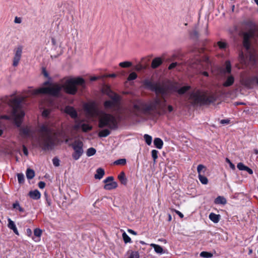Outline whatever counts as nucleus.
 I'll list each match as a JSON object with an SVG mask.
<instances>
[{"label":"nucleus","mask_w":258,"mask_h":258,"mask_svg":"<svg viewBox=\"0 0 258 258\" xmlns=\"http://www.w3.org/2000/svg\"><path fill=\"white\" fill-rule=\"evenodd\" d=\"M111 132L109 129L106 128L101 130L98 133V136L100 138L106 137L110 134Z\"/></svg>","instance_id":"b1692460"},{"label":"nucleus","mask_w":258,"mask_h":258,"mask_svg":"<svg viewBox=\"0 0 258 258\" xmlns=\"http://www.w3.org/2000/svg\"><path fill=\"white\" fill-rule=\"evenodd\" d=\"M217 45L220 49H224L227 46V43L226 42L221 41L217 42Z\"/></svg>","instance_id":"a19ab883"},{"label":"nucleus","mask_w":258,"mask_h":258,"mask_svg":"<svg viewBox=\"0 0 258 258\" xmlns=\"http://www.w3.org/2000/svg\"><path fill=\"white\" fill-rule=\"evenodd\" d=\"M206 167L202 164H200L198 166L197 171L199 175L204 174L206 171Z\"/></svg>","instance_id":"c85d7f7f"},{"label":"nucleus","mask_w":258,"mask_h":258,"mask_svg":"<svg viewBox=\"0 0 258 258\" xmlns=\"http://www.w3.org/2000/svg\"><path fill=\"white\" fill-rule=\"evenodd\" d=\"M28 195L33 200H38L41 197L40 192L37 189L30 191Z\"/></svg>","instance_id":"dca6fc26"},{"label":"nucleus","mask_w":258,"mask_h":258,"mask_svg":"<svg viewBox=\"0 0 258 258\" xmlns=\"http://www.w3.org/2000/svg\"><path fill=\"white\" fill-rule=\"evenodd\" d=\"M23 47L22 46H19L14 49V56L13 60V66L17 67L22 57Z\"/></svg>","instance_id":"9b49d317"},{"label":"nucleus","mask_w":258,"mask_h":258,"mask_svg":"<svg viewBox=\"0 0 258 258\" xmlns=\"http://www.w3.org/2000/svg\"><path fill=\"white\" fill-rule=\"evenodd\" d=\"M158 152L156 150H153L152 151V157L154 161H155L156 159L158 158Z\"/></svg>","instance_id":"c03bdc74"},{"label":"nucleus","mask_w":258,"mask_h":258,"mask_svg":"<svg viewBox=\"0 0 258 258\" xmlns=\"http://www.w3.org/2000/svg\"><path fill=\"white\" fill-rule=\"evenodd\" d=\"M105 77H111V78H115L116 77V75L115 74H108L106 76H104Z\"/></svg>","instance_id":"e2e57ef3"},{"label":"nucleus","mask_w":258,"mask_h":258,"mask_svg":"<svg viewBox=\"0 0 258 258\" xmlns=\"http://www.w3.org/2000/svg\"><path fill=\"white\" fill-rule=\"evenodd\" d=\"M214 203L215 204L225 205L226 203V200L223 197L218 196L215 199Z\"/></svg>","instance_id":"393cba45"},{"label":"nucleus","mask_w":258,"mask_h":258,"mask_svg":"<svg viewBox=\"0 0 258 258\" xmlns=\"http://www.w3.org/2000/svg\"><path fill=\"white\" fill-rule=\"evenodd\" d=\"M81 128L84 132H87L89 131H91L92 129V126L88 124L83 123L81 125Z\"/></svg>","instance_id":"c756f323"},{"label":"nucleus","mask_w":258,"mask_h":258,"mask_svg":"<svg viewBox=\"0 0 258 258\" xmlns=\"http://www.w3.org/2000/svg\"><path fill=\"white\" fill-rule=\"evenodd\" d=\"M234 80L235 79L233 76L230 75L226 77L222 84V86L224 87H230L234 84Z\"/></svg>","instance_id":"4468645a"},{"label":"nucleus","mask_w":258,"mask_h":258,"mask_svg":"<svg viewBox=\"0 0 258 258\" xmlns=\"http://www.w3.org/2000/svg\"><path fill=\"white\" fill-rule=\"evenodd\" d=\"M105 174L104 170L102 168H99L96 170V173L94 175L95 179H101Z\"/></svg>","instance_id":"a211bd4d"},{"label":"nucleus","mask_w":258,"mask_h":258,"mask_svg":"<svg viewBox=\"0 0 258 258\" xmlns=\"http://www.w3.org/2000/svg\"><path fill=\"white\" fill-rule=\"evenodd\" d=\"M178 65V63L176 62L171 63L168 67L169 70H172L175 68Z\"/></svg>","instance_id":"603ef678"},{"label":"nucleus","mask_w":258,"mask_h":258,"mask_svg":"<svg viewBox=\"0 0 258 258\" xmlns=\"http://www.w3.org/2000/svg\"><path fill=\"white\" fill-rule=\"evenodd\" d=\"M23 151L24 154L26 156H27L28 155V150H27L26 147L25 145L23 146Z\"/></svg>","instance_id":"13d9d810"},{"label":"nucleus","mask_w":258,"mask_h":258,"mask_svg":"<svg viewBox=\"0 0 258 258\" xmlns=\"http://www.w3.org/2000/svg\"><path fill=\"white\" fill-rule=\"evenodd\" d=\"M62 90L61 85L57 83L50 84L47 87H42L36 91V94H48L52 96L57 97L60 95Z\"/></svg>","instance_id":"0eeeda50"},{"label":"nucleus","mask_w":258,"mask_h":258,"mask_svg":"<svg viewBox=\"0 0 258 258\" xmlns=\"http://www.w3.org/2000/svg\"><path fill=\"white\" fill-rule=\"evenodd\" d=\"M199 179L201 182L204 184H207L208 182V178L205 176L204 174L199 175Z\"/></svg>","instance_id":"7c9ffc66"},{"label":"nucleus","mask_w":258,"mask_h":258,"mask_svg":"<svg viewBox=\"0 0 258 258\" xmlns=\"http://www.w3.org/2000/svg\"><path fill=\"white\" fill-rule=\"evenodd\" d=\"M52 162L53 164L56 167H57L59 165V160L56 157H54L52 159Z\"/></svg>","instance_id":"49530a36"},{"label":"nucleus","mask_w":258,"mask_h":258,"mask_svg":"<svg viewBox=\"0 0 258 258\" xmlns=\"http://www.w3.org/2000/svg\"><path fill=\"white\" fill-rule=\"evenodd\" d=\"M122 238L125 243H129L131 242V238L127 235V234L124 232L122 233Z\"/></svg>","instance_id":"72a5a7b5"},{"label":"nucleus","mask_w":258,"mask_h":258,"mask_svg":"<svg viewBox=\"0 0 258 258\" xmlns=\"http://www.w3.org/2000/svg\"><path fill=\"white\" fill-rule=\"evenodd\" d=\"M245 171H246L249 174H252L253 173V171L251 169L246 166L245 168Z\"/></svg>","instance_id":"680f3d73"},{"label":"nucleus","mask_w":258,"mask_h":258,"mask_svg":"<svg viewBox=\"0 0 258 258\" xmlns=\"http://www.w3.org/2000/svg\"><path fill=\"white\" fill-rule=\"evenodd\" d=\"M173 108L171 105L168 106V110L169 112H172L173 111Z\"/></svg>","instance_id":"338daca9"},{"label":"nucleus","mask_w":258,"mask_h":258,"mask_svg":"<svg viewBox=\"0 0 258 258\" xmlns=\"http://www.w3.org/2000/svg\"><path fill=\"white\" fill-rule=\"evenodd\" d=\"M35 236L40 237L42 234V230L40 229L36 228L34 231Z\"/></svg>","instance_id":"37998d69"},{"label":"nucleus","mask_w":258,"mask_h":258,"mask_svg":"<svg viewBox=\"0 0 258 258\" xmlns=\"http://www.w3.org/2000/svg\"><path fill=\"white\" fill-rule=\"evenodd\" d=\"M144 139L146 143L148 145H150L152 143V137L149 135L145 134L144 136Z\"/></svg>","instance_id":"f704fd0d"},{"label":"nucleus","mask_w":258,"mask_h":258,"mask_svg":"<svg viewBox=\"0 0 258 258\" xmlns=\"http://www.w3.org/2000/svg\"><path fill=\"white\" fill-rule=\"evenodd\" d=\"M134 110H135V111H139V110H140V107H139L138 105H137V104L134 105Z\"/></svg>","instance_id":"0e129e2a"},{"label":"nucleus","mask_w":258,"mask_h":258,"mask_svg":"<svg viewBox=\"0 0 258 258\" xmlns=\"http://www.w3.org/2000/svg\"><path fill=\"white\" fill-rule=\"evenodd\" d=\"M163 62L162 59L160 57H156L154 58L151 63L152 69H156L159 67Z\"/></svg>","instance_id":"2eb2a0df"},{"label":"nucleus","mask_w":258,"mask_h":258,"mask_svg":"<svg viewBox=\"0 0 258 258\" xmlns=\"http://www.w3.org/2000/svg\"><path fill=\"white\" fill-rule=\"evenodd\" d=\"M200 256L205 258H210L213 257V254L211 252L207 251H202L200 253Z\"/></svg>","instance_id":"2f4dec72"},{"label":"nucleus","mask_w":258,"mask_h":258,"mask_svg":"<svg viewBox=\"0 0 258 258\" xmlns=\"http://www.w3.org/2000/svg\"><path fill=\"white\" fill-rule=\"evenodd\" d=\"M237 167L239 170H244L246 166L244 165L242 163H238Z\"/></svg>","instance_id":"a18cd8bd"},{"label":"nucleus","mask_w":258,"mask_h":258,"mask_svg":"<svg viewBox=\"0 0 258 258\" xmlns=\"http://www.w3.org/2000/svg\"><path fill=\"white\" fill-rule=\"evenodd\" d=\"M17 177L18 182L20 184H22L24 182V175L23 173H18Z\"/></svg>","instance_id":"4c0bfd02"},{"label":"nucleus","mask_w":258,"mask_h":258,"mask_svg":"<svg viewBox=\"0 0 258 258\" xmlns=\"http://www.w3.org/2000/svg\"><path fill=\"white\" fill-rule=\"evenodd\" d=\"M255 83V76L242 79L241 80V84L245 87L251 88L252 85Z\"/></svg>","instance_id":"f8f14e48"},{"label":"nucleus","mask_w":258,"mask_h":258,"mask_svg":"<svg viewBox=\"0 0 258 258\" xmlns=\"http://www.w3.org/2000/svg\"><path fill=\"white\" fill-rule=\"evenodd\" d=\"M209 219L214 223H217L220 219V215L216 214L214 213H211L209 215Z\"/></svg>","instance_id":"6ab92c4d"},{"label":"nucleus","mask_w":258,"mask_h":258,"mask_svg":"<svg viewBox=\"0 0 258 258\" xmlns=\"http://www.w3.org/2000/svg\"><path fill=\"white\" fill-rule=\"evenodd\" d=\"M8 227L11 230L13 231V232L17 235H19V232L17 230V228L16 226V225L14 221H13L11 219H8Z\"/></svg>","instance_id":"f3484780"},{"label":"nucleus","mask_w":258,"mask_h":258,"mask_svg":"<svg viewBox=\"0 0 258 258\" xmlns=\"http://www.w3.org/2000/svg\"><path fill=\"white\" fill-rule=\"evenodd\" d=\"M189 99L194 105H209L216 100V94L197 90L190 94Z\"/></svg>","instance_id":"7ed1b4c3"},{"label":"nucleus","mask_w":258,"mask_h":258,"mask_svg":"<svg viewBox=\"0 0 258 258\" xmlns=\"http://www.w3.org/2000/svg\"><path fill=\"white\" fill-rule=\"evenodd\" d=\"M126 162L125 159H120L115 161L114 164L116 165H124L126 164Z\"/></svg>","instance_id":"ea45409f"},{"label":"nucleus","mask_w":258,"mask_h":258,"mask_svg":"<svg viewBox=\"0 0 258 258\" xmlns=\"http://www.w3.org/2000/svg\"><path fill=\"white\" fill-rule=\"evenodd\" d=\"M49 113H50V110L49 109H46L43 111V112L42 113V115L43 117H47L48 116Z\"/></svg>","instance_id":"09e8293b"},{"label":"nucleus","mask_w":258,"mask_h":258,"mask_svg":"<svg viewBox=\"0 0 258 258\" xmlns=\"http://www.w3.org/2000/svg\"><path fill=\"white\" fill-rule=\"evenodd\" d=\"M128 258H139V253L138 251H132Z\"/></svg>","instance_id":"79ce46f5"},{"label":"nucleus","mask_w":258,"mask_h":258,"mask_svg":"<svg viewBox=\"0 0 258 258\" xmlns=\"http://www.w3.org/2000/svg\"><path fill=\"white\" fill-rule=\"evenodd\" d=\"M210 65L211 62L209 57L207 56H205L203 57L202 60L197 59L192 62L191 67L193 69L201 71L202 70L209 69Z\"/></svg>","instance_id":"1a4fd4ad"},{"label":"nucleus","mask_w":258,"mask_h":258,"mask_svg":"<svg viewBox=\"0 0 258 258\" xmlns=\"http://www.w3.org/2000/svg\"><path fill=\"white\" fill-rule=\"evenodd\" d=\"M175 212L180 217L182 218L183 217V215L179 211L176 210Z\"/></svg>","instance_id":"774afa93"},{"label":"nucleus","mask_w":258,"mask_h":258,"mask_svg":"<svg viewBox=\"0 0 258 258\" xmlns=\"http://www.w3.org/2000/svg\"><path fill=\"white\" fill-rule=\"evenodd\" d=\"M39 132L41 133L39 145L44 151L51 150L54 145V138L51 130L46 125H42Z\"/></svg>","instance_id":"20e7f679"},{"label":"nucleus","mask_w":258,"mask_h":258,"mask_svg":"<svg viewBox=\"0 0 258 258\" xmlns=\"http://www.w3.org/2000/svg\"><path fill=\"white\" fill-rule=\"evenodd\" d=\"M127 231L130 233H131L132 234H134V235H137V232L135 231H134L132 229H128L127 230Z\"/></svg>","instance_id":"69168bd1"},{"label":"nucleus","mask_w":258,"mask_h":258,"mask_svg":"<svg viewBox=\"0 0 258 258\" xmlns=\"http://www.w3.org/2000/svg\"><path fill=\"white\" fill-rule=\"evenodd\" d=\"M96 150L93 148H90L87 151V155L88 156H91L96 153Z\"/></svg>","instance_id":"e433bc0d"},{"label":"nucleus","mask_w":258,"mask_h":258,"mask_svg":"<svg viewBox=\"0 0 258 258\" xmlns=\"http://www.w3.org/2000/svg\"><path fill=\"white\" fill-rule=\"evenodd\" d=\"M117 187V183L115 181L106 183L104 186V188L106 190H111Z\"/></svg>","instance_id":"412c9836"},{"label":"nucleus","mask_w":258,"mask_h":258,"mask_svg":"<svg viewBox=\"0 0 258 258\" xmlns=\"http://www.w3.org/2000/svg\"><path fill=\"white\" fill-rule=\"evenodd\" d=\"M64 112L74 119L78 116V113L74 107L70 106H67L64 108Z\"/></svg>","instance_id":"ddd939ff"},{"label":"nucleus","mask_w":258,"mask_h":258,"mask_svg":"<svg viewBox=\"0 0 258 258\" xmlns=\"http://www.w3.org/2000/svg\"><path fill=\"white\" fill-rule=\"evenodd\" d=\"M230 122V120L229 119H222L220 121V123L221 124H228Z\"/></svg>","instance_id":"052dcab7"},{"label":"nucleus","mask_w":258,"mask_h":258,"mask_svg":"<svg viewBox=\"0 0 258 258\" xmlns=\"http://www.w3.org/2000/svg\"><path fill=\"white\" fill-rule=\"evenodd\" d=\"M13 207L14 209H18V210L21 212H23L24 210L23 208H22L18 202H16L15 203L13 204Z\"/></svg>","instance_id":"c9c22d12"},{"label":"nucleus","mask_w":258,"mask_h":258,"mask_svg":"<svg viewBox=\"0 0 258 258\" xmlns=\"http://www.w3.org/2000/svg\"><path fill=\"white\" fill-rule=\"evenodd\" d=\"M69 146H71L74 150L72 154V157L75 160H78L84 153L83 143L80 140H75L74 143L70 144Z\"/></svg>","instance_id":"6e6552de"},{"label":"nucleus","mask_w":258,"mask_h":258,"mask_svg":"<svg viewBox=\"0 0 258 258\" xmlns=\"http://www.w3.org/2000/svg\"><path fill=\"white\" fill-rule=\"evenodd\" d=\"M132 66V63L130 61H123L119 63V66L121 68H129Z\"/></svg>","instance_id":"473e14b6"},{"label":"nucleus","mask_w":258,"mask_h":258,"mask_svg":"<svg viewBox=\"0 0 258 258\" xmlns=\"http://www.w3.org/2000/svg\"><path fill=\"white\" fill-rule=\"evenodd\" d=\"M226 162L228 163H229L230 167L232 169L234 170L235 169V166L234 164H233L231 161L228 158H226Z\"/></svg>","instance_id":"de8ad7c7"},{"label":"nucleus","mask_w":258,"mask_h":258,"mask_svg":"<svg viewBox=\"0 0 258 258\" xmlns=\"http://www.w3.org/2000/svg\"><path fill=\"white\" fill-rule=\"evenodd\" d=\"M84 108L86 112L90 115H93L94 114V109L93 107L89 104H86L84 106Z\"/></svg>","instance_id":"a878e982"},{"label":"nucleus","mask_w":258,"mask_h":258,"mask_svg":"<svg viewBox=\"0 0 258 258\" xmlns=\"http://www.w3.org/2000/svg\"><path fill=\"white\" fill-rule=\"evenodd\" d=\"M13 96V95L11 97L5 96L2 99V101L12 107V117L17 126L20 127V135L23 138L30 137L32 132L30 127L28 126L21 127L25 115V113L21 108V104L24 101L25 97H16L12 98Z\"/></svg>","instance_id":"f03ea898"},{"label":"nucleus","mask_w":258,"mask_h":258,"mask_svg":"<svg viewBox=\"0 0 258 258\" xmlns=\"http://www.w3.org/2000/svg\"><path fill=\"white\" fill-rule=\"evenodd\" d=\"M144 85L156 94L162 95L161 98L156 97L153 101L143 105L141 110L145 114H150L153 112L158 115L166 113L165 109L166 100L164 96L170 95L173 92H177L179 94L182 95L188 91L189 86H183L178 89L177 87L171 83H153L151 80L146 79L143 81Z\"/></svg>","instance_id":"f257e3e1"},{"label":"nucleus","mask_w":258,"mask_h":258,"mask_svg":"<svg viewBox=\"0 0 258 258\" xmlns=\"http://www.w3.org/2000/svg\"><path fill=\"white\" fill-rule=\"evenodd\" d=\"M11 118V117L7 115H0V119H5L7 120H9Z\"/></svg>","instance_id":"bf43d9fd"},{"label":"nucleus","mask_w":258,"mask_h":258,"mask_svg":"<svg viewBox=\"0 0 258 258\" xmlns=\"http://www.w3.org/2000/svg\"><path fill=\"white\" fill-rule=\"evenodd\" d=\"M35 176L34 171L31 169L28 168L26 170V177L28 179H32Z\"/></svg>","instance_id":"bb28decb"},{"label":"nucleus","mask_w":258,"mask_h":258,"mask_svg":"<svg viewBox=\"0 0 258 258\" xmlns=\"http://www.w3.org/2000/svg\"><path fill=\"white\" fill-rule=\"evenodd\" d=\"M113 179L114 178L113 176H108L104 180L103 182L106 184L110 182H112Z\"/></svg>","instance_id":"8fccbe9b"},{"label":"nucleus","mask_w":258,"mask_h":258,"mask_svg":"<svg viewBox=\"0 0 258 258\" xmlns=\"http://www.w3.org/2000/svg\"><path fill=\"white\" fill-rule=\"evenodd\" d=\"M144 69H145V68L141 64H137L135 67V70L138 71H141L142 70H143Z\"/></svg>","instance_id":"3c124183"},{"label":"nucleus","mask_w":258,"mask_h":258,"mask_svg":"<svg viewBox=\"0 0 258 258\" xmlns=\"http://www.w3.org/2000/svg\"><path fill=\"white\" fill-rule=\"evenodd\" d=\"M45 186V183L43 181H40L38 183V186L40 188L43 189Z\"/></svg>","instance_id":"4d7b16f0"},{"label":"nucleus","mask_w":258,"mask_h":258,"mask_svg":"<svg viewBox=\"0 0 258 258\" xmlns=\"http://www.w3.org/2000/svg\"><path fill=\"white\" fill-rule=\"evenodd\" d=\"M154 144L157 148L161 149L163 147V142L161 139L156 138L154 140Z\"/></svg>","instance_id":"5701e85b"},{"label":"nucleus","mask_w":258,"mask_h":258,"mask_svg":"<svg viewBox=\"0 0 258 258\" xmlns=\"http://www.w3.org/2000/svg\"><path fill=\"white\" fill-rule=\"evenodd\" d=\"M42 74L46 78L50 79L49 74L45 68H43L42 69Z\"/></svg>","instance_id":"864d4df0"},{"label":"nucleus","mask_w":258,"mask_h":258,"mask_svg":"<svg viewBox=\"0 0 258 258\" xmlns=\"http://www.w3.org/2000/svg\"><path fill=\"white\" fill-rule=\"evenodd\" d=\"M150 246L154 248L155 251L158 254H162L164 253L163 248L159 245L154 243H151Z\"/></svg>","instance_id":"aec40b11"},{"label":"nucleus","mask_w":258,"mask_h":258,"mask_svg":"<svg viewBox=\"0 0 258 258\" xmlns=\"http://www.w3.org/2000/svg\"><path fill=\"white\" fill-rule=\"evenodd\" d=\"M77 86H80L81 89H84L86 88L85 80L81 77L71 78L61 85L62 89H63L66 93L70 95H75L77 93L78 90Z\"/></svg>","instance_id":"39448f33"},{"label":"nucleus","mask_w":258,"mask_h":258,"mask_svg":"<svg viewBox=\"0 0 258 258\" xmlns=\"http://www.w3.org/2000/svg\"><path fill=\"white\" fill-rule=\"evenodd\" d=\"M118 178L121 184L123 185H126L127 184V180L123 171L121 172L118 175Z\"/></svg>","instance_id":"4be33fe9"},{"label":"nucleus","mask_w":258,"mask_h":258,"mask_svg":"<svg viewBox=\"0 0 258 258\" xmlns=\"http://www.w3.org/2000/svg\"><path fill=\"white\" fill-rule=\"evenodd\" d=\"M111 100H106L104 102L103 105L105 109L114 110L119 103L120 97L119 96L115 93L113 96H110Z\"/></svg>","instance_id":"9d476101"},{"label":"nucleus","mask_w":258,"mask_h":258,"mask_svg":"<svg viewBox=\"0 0 258 258\" xmlns=\"http://www.w3.org/2000/svg\"><path fill=\"white\" fill-rule=\"evenodd\" d=\"M63 138L64 139L65 143L68 144L69 145L70 144H69V142L71 140V139L69 138L68 136L67 135H64Z\"/></svg>","instance_id":"6e6d98bb"},{"label":"nucleus","mask_w":258,"mask_h":258,"mask_svg":"<svg viewBox=\"0 0 258 258\" xmlns=\"http://www.w3.org/2000/svg\"><path fill=\"white\" fill-rule=\"evenodd\" d=\"M14 22L17 24H20L22 22V19L20 17H16Z\"/></svg>","instance_id":"5fc2aeb1"},{"label":"nucleus","mask_w":258,"mask_h":258,"mask_svg":"<svg viewBox=\"0 0 258 258\" xmlns=\"http://www.w3.org/2000/svg\"><path fill=\"white\" fill-rule=\"evenodd\" d=\"M98 126L99 128L107 127L111 130H116L118 128V122L113 115L104 113L99 118Z\"/></svg>","instance_id":"423d86ee"},{"label":"nucleus","mask_w":258,"mask_h":258,"mask_svg":"<svg viewBox=\"0 0 258 258\" xmlns=\"http://www.w3.org/2000/svg\"><path fill=\"white\" fill-rule=\"evenodd\" d=\"M231 72V64L229 61L227 60L225 62V70L223 71V73L224 74L227 73V74H230Z\"/></svg>","instance_id":"cd10ccee"},{"label":"nucleus","mask_w":258,"mask_h":258,"mask_svg":"<svg viewBox=\"0 0 258 258\" xmlns=\"http://www.w3.org/2000/svg\"><path fill=\"white\" fill-rule=\"evenodd\" d=\"M137 78V75L136 73L135 72H133V73H131L128 78H127V80L130 81H132V80H135L136 78Z\"/></svg>","instance_id":"58836bf2"}]
</instances>
